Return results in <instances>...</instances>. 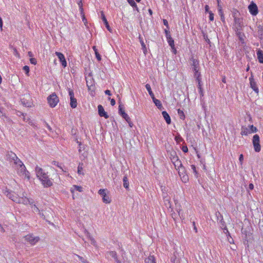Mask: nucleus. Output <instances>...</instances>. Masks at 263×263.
Listing matches in <instances>:
<instances>
[{
    "mask_svg": "<svg viewBox=\"0 0 263 263\" xmlns=\"http://www.w3.org/2000/svg\"><path fill=\"white\" fill-rule=\"evenodd\" d=\"M242 30H235V32L237 35V36L238 37L239 41L242 43H244V37H245V34L242 32Z\"/></svg>",
    "mask_w": 263,
    "mask_h": 263,
    "instance_id": "dca6fc26",
    "label": "nucleus"
},
{
    "mask_svg": "<svg viewBox=\"0 0 263 263\" xmlns=\"http://www.w3.org/2000/svg\"><path fill=\"white\" fill-rule=\"evenodd\" d=\"M163 24L167 28H168V22L166 20L163 19Z\"/></svg>",
    "mask_w": 263,
    "mask_h": 263,
    "instance_id": "338daca9",
    "label": "nucleus"
},
{
    "mask_svg": "<svg viewBox=\"0 0 263 263\" xmlns=\"http://www.w3.org/2000/svg\"><path fill=\"white\" fill-rule=\"evenodd\" d=\"M145 263H156L155 257L153 255H149L145 259Z\"/></svg>",
    "mask_w": 263,
    "mask_h": 263,
    "instance_id": "4be33fe9",
    "label": "nucleus"
},
{
    "mask_svg": "<svg viewBox=\"0 0 263 263\" xmlns=\"http://www.w3.org/2000/svg\"><path fill=\"white\" fill-rule=\"evenodd\" d=\"M216 216L217 217V220H219V216L220 217V221H219V222L220 223V224L221 225V228L223 229L224 230H226L227 233H228L229 236H230V233L228 231V229L227 228L225 222L224 221L223 219L222 215L220 214V213L219 212H216Z\"/></svg>",
    "mask_w": 263,
    "mask_h": 263,
    "instance_id": "9b49d317",
    "label": "nucleus"
},
{
    "mask_svg": "<svg viewBox=\"0 0 263 263\" xmlns=\"http://www.w3.org/2000/svg\"><path fill=\"white\" fill-rule=\"evenodd\" d=\"M101 18L102 20V21H103L107 29L109 31V32H111V28L110 27L109 24H108V23L107 21V19L106 18V17L103 13V11L101 12Z\"/></svg>",
    "mask_w": 263,
    "mask_h": 263,
    "instance_id": "f3484780",
    "label": "nucleus"
},
{
    "mask_svg": "<svg viewBox=\"0 0 263 263\" xmlns=\"http://www.w3.org/2000/svg\"><path fill=\"white\" fill-rule=\"evenodd\" d=\"M257 55L259 63H263V51L258 50L257 51Z\"/></svg>",
    "mask_w": 263,
    "mask_h": 263,
    "instance_id": "6ab92c4d",
    "label": "nucleus"
},
{
    "mask_svg": "<svg viewBox=\"0 0 263 263\" xmlns=\"http://www.w3.org/2000/svg\"><path fill=\"white\" fill-rule=\"evenodd\" d=\"M177 170H178V174L180 176H181L182 175H184L186 174V170L185 167L182 166L178 168H177Z\"/></svg>",
    "mask_w": 263,
    "mask_h": 263,
    "instance_id": "393cba45",
    "label": "nucleus"
},
{
    "mask_svg": "<svg viewBox=\"0 0 263 263\" xmlns=\"http://www.w3.org/2000/svg\"><path fill=\"white\" fill-rule=\"evenodd\" d=\"M173 164H174V165L175 167V168L176 170H177V168H178L183 166L180 159L179 160H178L177 161L175 162V163H174Z\"/></svg>",
    "mask_w": 263,
    "mask_h": 263,
    "instance_id": "e433bc0d",
    "label": "nucleus"
},
{
    "mask_svg": "<svg viewBox=\"0 0 263 263\" xmlns=\"http://www.w3.org/2000/svg\"><path fill=\"white\" fill-rule=\"evenodd\" d=\"M249 129H250V133H256L257 130V129L256 127L254 126L253 125H250L249 126Z\"/></svg>",
    "mask_w": 263,
    "mask_h": 263,
    "instance_id": "ea45409f",
    "label": "nucleus"
},
{
    "mask_svg": "<svg viewBox=\"0 0 263 263\" xmlns=\"http://www.w3.org/2000/svg\"><path fill=\"white\" fill-rule=\"evenodd\" d=\"M239 160L240 164L242 165V163H243V156L242 154L240 155L239 157Z\"/></svg>",
    "mask_w": 263,
    "mask_h": 263,
    "instance_id": "13d9d810",
    "label": "nucleus"
},
{
    "mask_svg": "<svg viewBox=\"0 0 263 263\" xmlns=\"http://www.w3.org/2000/svg\"><path fill=\"white\" fill-rule=\"evenodd\" d=\"M14 202L18 203H22L25 205L30 204L32 205L34 203V201L32 199H29L26 197H20L18 196H15L14 198Z\"/></svg>",
    "mask_w": 263,
    "mask_h": 263,
    "instance_id": "7ed1b4c3",
    "label": "nucleus"
},
{
    "mask_svg": "<svg viewBox=\"0 0 263 263\" xmlns=\"http://www.w3.org/2000/svg\"><path fill=\"white\" fill-rule=\"evenodd\" d=\"M6 195L7 197H8L9 199H11L13 201H14V198H15V196H18L15 193H12V192H9L8 191H7L6 192Z\"/></svg>",
    "mask_w": 263,
    "mask_h": 263,
    "instance_id": "412c9836",
    "label": "nucleus"
},
{
    "mask_svg": "<svg viewBox=\"0 0 263 263\" xmlns=\"http://www.w3.org/2000/svg\"><path fill=\"white\" fill-rule=\"evenodd\" d=\"M73 187L74 188L75 190H76L77 191L80 192H82L83 190H82V187L80 186H78V185H73Z\"/></svg>",
    "mask_w": 263,
    "mask_h": 263,
    "instance_id": "3c124183",
    "label": "nucleus"
},
{
    "mask_svg": "<svg viewBox=\"0 0 263 263\" xmlns=\"http://www.w3.org/2000/svg\"><path fill=\"white\" fill-rule=\"evenodd\" d=\"M128 3L130 4L131 6L134 8H135L136 10L138 11V8L137 7V4L135 2L134 0H127Z\"/></svg>",
    "mask_w": 263,
    "mask_h": 263,
    "instance_id": "72a5a7b5",
    "label": "nucleus"
},
{
    "mask_svg": "<svg viewBox=\"0 0 263 263\" xmlns=\"http://www.w3.org/2000/svg\"><path fill=\"white\" fill-rule=\"evenodd\" d=\"M250 13L254 16L256 15L258 13V7L255 3L252 2L248 6Z\"/></svg>",
    "mask_w": 263,
    "mask_h": 263,
    "instance_id": "9d476101",
    "label": "nucleus"
},
{
    "mask_svg": "<svg viewBox=\"0 0 263 263\" xmlns=\"http://www.w3.org/2000/svg\"><path fill=\"white\" fill-rule=\"evenodd\" d=\"M30 63L33 65L36 64L37 62L35 58H31L30 59Z\"/></svg>",
    "mask_w": 263,
    "mask_h": 263,
    "instance_id": "bf43d9fd",
    "label": "nucleus"
},
{
    "mask_svg": "<svg viewBox=\"0 0 263 263\" xmlns=\"http://www.w3.org/2000/svg\"><path fill=\"white\" fill-rule=\"evenodd\" d=\"M253 145L254 148V151L256 152H259L261 150V146L260 145V138L258 135H254L252 140Z\"/></svg>",
    "mask_w": 263,
    "mask_h": 263,
    "instance_id": "423d86ee",
    "label": "nucleus"
},
{
    "mask_svg": "<svg viewBox=\"0 0 263 263\" xmlns=\"http://www.w3.org/2000/svg\"><path fill=\"white\" fill-rule=\"evenodd\" d=\"M179 160V159L177 155L176 156H175L174 157V158H173V159H171V161H172V162L173 163H175V162Z\"/></svg>",
    "mask_w": 263,
    "mask_h": 263,
    "instance_id": "4d7b16f0",
    "label": "nucleus"
},
{
    "mask_svg": "<svg viewBox=\"0 0 263 263\" xmlns=\"http://www.w3.org/2000/svg\"><path fill=\"white\" fill-rule=\"evenodd\" d=\"M55 54L58 57L61 63L62 66L65 68L67 66V62L65 60V57L63 53L59 52H55Z\"/></svg>",
    "mask_w": 263,
    "mask_h": 263,
    "instance_id": "ddd939ff",
    "label": "nucleus"
},
{
    "mask_svg": "<svg viewBox=\"0 0 263 263\" xmlns=\"http://www.w3.org/2000/svg\"><path fill=\"white\" fill-rule=\"evenodd\" d=\"M182 181L185 182L186 181L188 180V176L186 174H185L184 175H182L181 176H180Z\"/></svg>",
    "mask_w": 263,
    "mask_h": 263,
    "instance_id": "de8ad7c7",
    "label": "nucleus"
},
{
    "mask_svg": "<svg viewBox=\"0 0 263 263\" xmlns=\"http://www.w3.org/2000/svg\"><path fill=\"white\" fill-rule=\"evenodd\" d=\"M175 139L177 143H180V142L183 141V139L182 138L180 135H177L175 137Z\"/></svg>",
    "mask_w": 263,
    "mask_h": 263,
    "instance_id": "37998d69",
    "label": "nucleus"
},
{
    "mask_svg": "<svg viewBox=\"0 0 263 263\" xmlns=\"http://www.w3.org/2000/svg\"><path fill=\"white\" fill-rule=\"evenodd\" d=\"M203 37H204V40H205V41H206L207 43H210V40L208 39V35H206V34H204V35H203Z\"/></svg>",
    "mask_w": 263,
    "mask_h": 263,
    "instance_id": "774afa93",
    "label": "nucleus"
},
{
    "mask_svg": "<svg viewBox=\"0 0 263 263\" xmlns=\"http://www.w3.org/2000/svg\"><path fill=\"white\" fill-rule=\"evenodd\" d=\"M25 240L29 242L32 245H35L40 240L39 237H34L33 235L29 234L25 236Z\"/></svg>",
    "mask_w": 263,
    "mask_h": 263,
    "instance_id": "1a4fd4ad",
    "label": "nucleus"
},
{
    "mask_svg": "<svg viewBox=\"0 0 263 263\" xmlns=\"http://www.w3.org/2000/svg\"><path fill=\"white\" fill-rule=\"evenodd\" d=\"M182 150L184 153H187L188 152V148L186 146H183L182 147Z\"/></svg>",
    "mask_w": 263,
    "mask_h": 263,
    "instance_id": "69168bd1",
    "label": "nucleus"
},
{
    "mask_svg": "<svg viewBox=\"0 0 263 263\" xmlns=\"http://www.w3.org/2000/svg\"><path fill=\"white\" fill-rule=\"evenodd\" d=\"M194 77L195 78H196V80L201 78V74L200 72H199V70H194Z\"/></svg>",
    "mask_w": 263,
    "mask_h": 263,
    "instance_id": "c9c22d12",
    "label": "nucleus"
},
{
    "mask_svg": "<svg viewBox=\"0 0 263 263\" xmlns=\"http://www.w3.org/2000/svg\"><path fill=\"white\" fill-rule=\"evenodd\" d=\"M6 159L10 162H13L14 165H15V162H17L20 160L16 154L12 152H8L6 154Z\"/></svg>",
    "mask_w": 263,
    "mask_h": 263,
    "instance_id": "0eeeda50",
    "label": "nucleus"
},
{
    "mask_svg": "<svg viewBox=\"0 0 263 263\" xmlns=\"http://www.w3.org/2000/svg\"><path fill=\"white\" fill-rule=\"evenodd\" d=\"M191 168L194 172V173L195 174V175H196L197 174V172L196 171V166L195 165H191Z\"/></svg>",
    "mask_w": 263,
    "mask_h": 263,
    "instance_id": "5fc2aeb1",
    "label": "nucleus"
},
{
    "mask_svg": "<svg viewBox=\"0 0 263 263\" xmlns=\"http://www.w3.org/2000/svg\"><path fill=\"white\" fill-rule=\"evenodd\" d=\"M122 112H125L124 110V106L122 104H120L119 106V113L122 115Z\"/></svg>",
    "mask_w": 263,
    "mask_h": 263,
    "instance_id": "c03bdc74",
    "label": "nucleus"
},
{
    "mask_svg": "<svg viewBox=\"0 0 263 263\" xmlns=\"http://www.w3.org/2000/svg\"><path fill=\"white\" fill-rule=\"evenodd\" d=\"M92 48H93V50L95 51L96 57L97 59L99 61H100L101 60V56L99 54V52L98 51V49H97L96 46H93Z\"/></svg>",
    "mask_w": 263,
    "mask_h": 263,
    "instance_id": "c85d7f7f",
    "label": "nucleus"
},
{
    "mask_svg": "<svg viewBox=\"0 0 263 263\" xmlns=\"http://www.w3.org/2000/svg\"><path fill=\"white\" fill-rule=\"evenodd\" d=\"M162 115L165 119L166 123L167 124H170L171 123V119L169 116V115L167 114V112L166 111H163L162 112Z\"/></svg>",
    "mask_w": 263,
    "mask_h": 263,
    "instance_id": "a211bd4d",
    "label": "nucleus"
},
{
    "mask_svg": "<svg viewBox=\"0 0 263 263\" xmlns=\"http://www.w3.org/2000/svg\"><path fill=\"white\" fill-rule=\"evenodd\" d=\"M68 92L70 97V99L74 98V92L72 89L68 88Z\"/></svg>",
    "mask_w": 263,
    "mask_h": 263,
    "instance_id": "49530a36",
    "label": "nucleus"
},
{
    "mask_svg": "<svg viewBox=\"0 0 263 263\" xmlns=\"http://www.w3.org/2000/svg\"><path fill=\"white\" fill-rule=\"evenodd\" d=\"M139 39L140 40V42L142 46V49L143 50V53L144 54H146L147 53V49L146 47V45L145 43H144V41H143L142 37L139 36Z\"/></svg>",
    "mask_w": 263,
    "mask_h": 263,
    "instance_id": "aec40b11",
    "label": "nucleus"
},
{
    "mask_svg": "<svg viewBox=\"0 0 263 263\" xmlns=\"http://www.w3.org/2000/svg\"><path fill=\"white\" fill-rule=\"evenodd\" d=\"M209 19L211 21H213L214 20V14L211 12H210Z\"/></svg>",
    "mask_w": 263,
    "mask_h": 263,
    "instance_id": "e2e57ef3",
    "label": "nucleus"
},
{
    "mask_svg": "<svg viewBox=\"0 0 263 263\" xmlns=\"http://www.w3.org/2000/svg\"><path fill=\"white\" fill-rule=\"evenodd\" d=\"M70 105L72 108H75L77 107V101L75 98L70 99Z\"/></svg>",
    "mask_w": 263,
    "mask_h": 263,
    "instance_id": "cd10ccee",
    "label": "nucleus"
},
{
    "mask_svg": "<svg viewBox=\"0 0 263 263\" xmlns=\"http://www.w3.org/2000/svg\"><path fill=\"white\" fill-rule=\"evenodd\" d=\"M47 101L51 107H54L59 102V100L56 94L53 93L48 97Z\"/></svg>",
    "mask_w": 263,
    "mask_h": 263,
    "instance_id": "20e7f679",
    "label": "nucleus"
},
{
    "mask_svg": "<svg viewBox=\"0 0 263 263\" xmlns=\"http://www.w3.org/2000/svg\"><path fill=\"white\" fill-rule=\"evenodd\" d=\"M152 99H153V101L155 103V105L157 106L158 108L160 109L162 107V104L160 100L156 99L155 97H153V98Z\"/></svg>",
    "mask_w": 263,
    "mask_h": 263,
    "instance_id": "a878e982",
    "label": "nucleus"
},
{
    "mask_svg": "<svg viewBox=\"0 0 263 263\" xmlns=\"http://www.w3.org/2000/svg\"><path fill=\"white\" fill-rule=\"evenodd\" d=\"M123 186H124V187L125 189H128L129 183L128 182L127 177L126 176H124L123 177Z\"/></svg>",
    "mask_w": 263,
    "mask_h": 263,
    "instance_id": "2f4dec72",
    "label": "nucleus"
},
{
    "mask_svg": "<svg viewBox=\"0 0 263 263\" xmlns=\"http://www.w3.org/2000/svg\"><path fill=\"white\" fill-rule=\"evenodd\" d=\"M106 190L100 189L98 191V193L102 197V200L104 203H109L111 202V200L108 195L106 194Z\"/></svg>",
    "mask_w": 263,
    "mask_h": 263,
    "instance_id": "6e6552de",
    "label": "nucleus"
},
{
    "mask_svg": "<svg viewBox=\"0 0 263 263\" xmlns=\"http://www.w3.org/2000/svg\"><path fill=\"white\" fill-rule=\"evenodd\" d=\"M87 236L89 237V238H90V239L91 241V243L93 245H95V239L90 236L89 233L87 231Z\"/></svg>",
    "mask_w": 263,
    "mask_h": 263,
    "instance_id": "6e6d98bb",
    "label": "nucleus"
},
{
    "mask_svg": "<svg viewBox=\"0 0 263 263\" xmlns=\"http://www.w3.org/2000/svg\"><path fill=\"white\" fill-rule=\"evenodd\" d=\"M218 13H219V14L220 15L221 20L222 22H224V14H223V13L222 10V8L221 7H220L219 5H218Z\"/></svg>",
    "mask_w": 263,
    "mask_h": 263,
    "instance_id": "c756f323",
    "label": "nucleus"
},
{
    "mask_svg": "<svg viewBox=\"0 0 263 263\" xmlns=\"http://www.w3.org/2000/svg\"><path fill=\"white\" fill-rule=\"evenodd\" d=\"M108 254H109V255H110L111 257H112L116 259V261H117V262H119V260H118V258H117V253H116V252H114V251H110V252H108Z\"/></svg>",
    "mask_w": 263,
    "mask_h": 263,
    "instance_id": "473e14b6",
    "label": "nucleus"
},
{
    "mask_svg": "<svg viewBox=\"0 0 263 263\" xmlns=\"http://www.w3.org/2000/svg\"><path fill=\"white\" fill-rule=\"evenodd\" d=\"M232 12V15L234 17V19H235V17H238V16L240 15V13L239 11L236 10V9H233Z\"/></svg>",
    "mask_w": 263,
    "mask_h": 263,
    "instance_id": "f704fd0d",
    "label": "nucleus"
},
{
    "mask_svg": "<svg viewBox=\"0 0 263 263\" xmlns=\"http://www.w3.org/2000/svg\"><path fill=\"white\" fill-rule=\"evenodd\" d=\"M35 172L37 177L41 181L44 187H48L52 185V182L47 173L41 167L37 166L35 167Z\"/></svg>",
    "mask_w": 263,
    "mask_h": 263,
    "instance_id": "f257e3e1",
    "label": "nucleus"
},
{
    "mask_svg": "<svg viewBox=\"0 0 263 263\" xmlns=\"http://www.w3.org/2000/svg\"><path fill=\"white\" fill-rule=\"evenodd\" d=\"M86 84H87V86L88 87V90H92V91L94 89V86L93 85H89L88 84V81H86Z\"/></svg>",
    "mask_w": 263,
    "mask_h": 263,
    "instance_id": "8fccbe9b",
    "label": "nucleus"
},
{
    "mask_svg": "<svg viewBox=\"0 0 263 263\" xmlns=\"http://www.w3.org/2000/svg\"><path fill=\"white\" fill-rule=\"evenodd\" d=\"M22 102L26 107H30L31 106L30 103H29L28 102L25 103L24 100H22Z\"/></svg>",
    "mask_w": 263,
    "mask_h": 263,
    "instance_id": "680f3d73",
    "label": "nucleus"
},
{
    "mask_svg": "<svg viewBox=\"0 0 263 263\" xmlns=\"http://www.w3.org/2000/svg\"><path fill=\"white\" fill-rule=\"evenodd\" d=\"M249 134H250V129L247 127L242 126L241 129V135L247 136Z\"/></svg>",
    "mask_w": 263,
    "mask_h": 263,
    "instance_id": "5701e85b",
    "label": "nucleus"
},
{
    "mask_svg": "<svg viewBox=\"0 0 263 263\" xmlns=\"http://www.w3.org/2000/svg\"><path fill=\"white\" fill-rule=\"evenodd\" d=\"M177 156V153L175 151H172L171 152H170V153H169V157L170 158V159L171 160L172 159H173V158H174V157L175 156Z\"/></svg>",
    "mask_w": 263,
    "mask_h": 263,
    "instance_id": "a19ab883",
    "label": "nucleus"
},
{
    "mask_svg": "<svg viewBox=\"0 0 263 263\" xmlns=\"http://www.w3.org/2000/svg\"><path fill=\"white\" fill-rule=\"evenodd\" d=\"M123 118H124L126 121H127L128 120H129L130 119L128 115L125 112H122V115H121Z\"/></svg>",
    "mask_w": 263,
    "mask_h": 263,
    "instance_id": "a18cd8bd",
    "label": "nucleus"
},
{
    "mask_svg": "<svg viewBox=\"0 0 263 263\" xmlns=\"http://www.w3.org/2000/svg\"><path fill=\"white\" fill-rule=\"evenodd\" d=\"M23 70L25 72V73L29 76V67L28 66H25L23 67Z\"/></svg>",
    "mask_w": 263,
    "mask_h": 263,
    "instance_id": "09e8293b",
    "label": "nucleus"
},
{
    "mask_svg": "<svg viewBox=\"0 0 263 263\" xmlns=\"http://www.w3.org/2000/svg\"><path fill=\"white\" fill-rule=\"evenodd\" d=\"M13 167L16 170L17 173L20 176L27 178L28 180L30 179L29 172L26 170L25 165L21 160L17 162H15Z\"/></svg>",
    "mask_w": 263,
    "mask_h": 263,
    "instance_id": "f03ea898",
    "label": "nucleus"
},
{
    "mask_svg": "<svg viewBox=\"0 0 263 263\" xmlns=\"http://www.w3.org/2000/svg\"><path fill=\"white\" fill-rule=\"evenodd\" d=\"M52 163V164L57 166L60 168H61L62 171H63V168H62L61 165V164L59 165V163L58 162H57L55 161H53Z\"/></svg>",
    "mask_w": 263,
    "mask_h": 263,
    "instance_id": "603ef678",
    "label": "nucleus"
},
{
    "mask_svg": "<svg viewBox=\"0 0 263 263\" xmlns=\"http://www.w3.org/2000/svg\"><path fill=\"white\" fill-rule=\"evenodd\" d=\"M78 4L79 5V9H80V12H81V14L83 15V21H86L85 17H84V15L83 14V5H82V0H80V1L78 2Z\"/></svg>",
    "mask_w": 263,
    "mask_h": 263,
    "instance_id": "b1692460",
    "label": "nucleus"
},
{
    "mask_svg": "<svg viewBox=\"0 0 263 263\" xmlns=\"http://www.w3.org/2000/svg\"><path fill=\"white\" fill-rule=\"evenodd\" d=\"M190 61L192 62L191 65L193 71L200 70L199 62L197 59H195L192 57L190 59Z\"/></svg>",
    "mask_w": 263,
    "mask_h": 263,
    "instance_id": "f8f14e48",
    "label": "nucleus"
},
{
    "mask_svg": "<svg viewBox=\"0 0 263 263\" xmlns=\"http://www.w3.org/2000/svg\"><path fill=\"white\" fill-rule=\"evenodd\" d=\"M98 113L100 116L103 117L105 119L108 118L109 116L107 115V112L105 111L103 106L101 105H99L98 106Z\"/></svg>",
    "mask_w": 263,
    "mask_h": 263,
    "instance_id": "4468645a",
    "label": "nucleus"
},
{
    "mask_svg": "<svg viewBox=\"0 0 263 263\" xmlns=\"http://www.w3.org/2000/svg\"><path fill=\"white\" fill-rule=\"evenodd\" d=\"M164 32H165L166 38H167V37H168V36H171V35H170V31L168 30H167L166 29H165L164 30Z\"/></svg>",
    "mask_w": 263,
    "mask_h": 263,
    "instance_id": "0e129e2a",
    "label": "nucleus"
},
{
    "mask_svg": "<svg viewBox=\"0 0 263 263\" xmlns=\"http://www.w3.org/2000/svg\"><path fill=\"white\" fill-rule=\"evenodd\" d=\"M196 80L198 82V89H200L201 88V78L198 79Z\"/></svg>",
    "mask_w": 263,
    "mask_h": 263,
    "instance_id": "052dcab7",
    "label": "nucleus"
},
{
    "mask_svg": "<svg viewBox=\"0 0 263 263\" xmlns=\"http://www.w3.org/2000/svg\"><path fill=\"white\" fill-rule=\"evenodd\" d=\"M166 39H167V42H168V43L169 45L172 48H174V40L172 39V37L171 36H168Z\"/></svg>",
    "mask_w": 263,
    "mask_h": 263,
    "instance_id": "7c9ffc66",
    "label": "nucleus"
},
{
    "mask_svg": "<svg viewBox=\"0 0 263 263\" xmlns=\"http://www.w3.org/2000/svg\"><path fill=\"white\" fill-rule=\"evenodd\" d=\"M31 205V207L32 208H33V211L34 212H36V213H39L40 212V210H39V209L36 206L35 204H32Z\"/></svg>",
    "mask_w": 263,
    "mask_h": 263,
    "instance_id": "79ce46f5",
    "label": "nucleus"
},
{
    "mask_svg": "<svg viewBox=\"0 0 263 263\" xmlns=\"http://www.w3.org/2000/svg\"><path fill=\"white\" fill-rule=\"evenodd\" d=\"M145 88H146V90L148 91V93L150 95V96L151 97V98H153V97H155L154 93L153 92V91L152 90L151 85L149 84H146L145 85Z\"/></svg>",
    "mask_w": 263,
    "mask_h": 263,
    "instance_id": "bb28decb",
    "label": "nucleus"
},
{
    "mask_svg": "<svg viewBox=\"0 0 263 263\" xmlns=\"http://www.w3.org/2000/svg\"><path fill=\"white\" fill-rule=\"evenodd\" d=\"M83 163H79L78 167V173L79 175L83 174V173L82 172L83 171Z\"/></svg>",
    "mask_w": 263,
    "mask_h": 263,
    "instance_id": "4c0bfd02",
    "label": "nucleus"
},
{
    "mask_svg": "<svg viewBox=\"0 0 263 263\" xmlns=\"http://www.w3.org/2000/svg\"><path fill=\"white\" fill-rule=\"evenodd\" d=\"M178 114L179 115L180 118L181 119L184 120L185 119V115L182 110H180V109H178Z\"/></svg>",
    "mask_w": 263,
    "mask_h": 263,
    "instance_id": "58836bf2",
    "label": "nucleus"
},
{
    "mask_svg": "<svg viewBox=\"0 0 263 263\" xmlns=\"http://www.w3.org/2000/svg\"><path fill=\"white\" fill-rule=\"evenodd\" d=\"M243 27V18L240 17H235L234 19V24L233 29L235 30H242Z\"/></svg>",
    "mask_w": 263,
    "mask_h": 263,
    "instance_id": "39448f33",
    "label": "nucleus"
},
{
    "mask_svg": "<svg viewBox=\"0 0 263 263\" xmlns=\"http://www.w3.org/2000/svg\"><path fill=\"white\" fill-rule=\"evenodd\" d=\"M76 256L83 262H84V263H89L88 262H87L86 260L83 257H81V256H79L78 255H76Z\"/></svg>",
    "mask_w": 263,
    "mask_h": 263,
    "instance_id": "864d4df0",
    "label": "nucleus"
},
{
    "mask_svg": "<svg viewBox=\"0 0 263 263\" xmlns=\"http://www.w3.org/2000/svg\"><path fill=\"white\" fill-rule=\"evenodd\" d=\"M250 86L253 89V90L256 92L257 93L259 92V89L258 88L256 83L254 81L252 78H249Z\"/></svg>",
    "mask_w": 263,
    "mask_h": 263,
    "instance_id": "2eb2a0df",
    "label": "nucleus"
}]
</instances>
